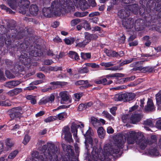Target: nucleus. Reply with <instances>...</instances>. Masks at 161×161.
I'll list each match as a JSON object with an SVG mask.
<instances>
[{"label":"nucleus","instance_id":"1","mask_svg":"<svg viewBox=\"0 0 161 161\" xmlns=\"http://www.w3.org/2000/svg\"><path fill=\"white\" fill-rule=\"evenodd\" d=\"M126 139L128 144H133L136 143L142 149H144L147 144L151 143L149 140L145 139L142 133L129 131L125 133L122 136H119L118 140L113 145L105 144L103 150L94 147L92 152V161H103L108 159L109 156L118 153L120 149L124 147Z\"/></svg>","mask_w":161,"mask_h":161},{"label":"nucleus","instance_id":"2","mask_svg":"<svg viewBox=\"0 0 161 161\" xmlns=\"http://www.w3.org/2000/svg\"><path fill=\"white\" fill-rule=\"evenodd\" d=\"M62 147L64 152V155L60 153V149L53 144H48V148L44 153L45 158L42 159V157L37 159V161H78L79 147L77 145H75L76 155L74 154L73 147L70 145L66 146L62 144Z\"/></svg>","mask_w":161,"mask_h":161},{"label":"nucleus","instance_id":"3","mask_svg":"<svg viewBox=\"0 0 161 161\" xmlns=\"http://www.w3.org/2000/svg\"><path fill=\"white\" fill-rule=\"evenodd\" d=\"M73 3L70 0H53L51 8L54 12V14L58 15L63 11L67 12L72 7Z\"/></svg>","mask_w":161,"mask_h":161},{"label":"nucleus","instance_id":"4","mask_svg":"<svg viewBox=\"0 0 161 161\" xmlns=\"http://www.w3.org/2000/svg\"><path fill=\"white\" fill-rule=\"evenodd\" d=\"M118 15L121 19H124L123 20L122 24L123 25L126 29H130L134 26V20L131 18L126 19L129 14L124 10H121L119 11Z\"/></svg>","mask_w":161,"mask_h":161},{"label":"nucleus","instance_id":"5","mask_svg":"<svg viewBox=\"0 0 161 161\" xmlns=\"http://www.w3.org/2000/svg\"><path fill=\"white\" fill-rule=\"evenodd\" d=\"M135 97V94L127 93L121 94H117L113 97V98L116 101H129L133 100Z\"/></svg>","mask_w":161,"mask_h":161},{"label":"nucleus","instance_id":"6","mask_svg":"<svg viewBox=\"0 0 161 161\" xmlns=\"http://www.w3.org/2000/svg\"><path fill=\"white\" fill-rule=\"evenodd\" d=\"M142 116L140 114H135L132 115L130 119L128 118V115L126 114L122 117V120L124 123H131L134 124L139 122L141 119Z\"/></svg>","mask_w":161,"mask_h":161},{"label":"nucleus","instance_id":"7","mask_svg":"<svg viewBox=\"0 0 161 161\" xmlns=\"http://www.w3.org/2000/svg\"><path fill=\"white\" fill-rule=\"evenodd\" d=\"M10 112L11 113L9 115L11 118L14 119L15 118L19 119L24 111L21 107H18L11 109Z\"/></svg>","mask_w":161,"mask_h":161},{"label":"nucleus","instance_id":"8","mask_svg":"<svg viewBox=\"0 0 161 161\" xmlns=\"http://www.w3.org/2000/svg\"><path fill=\"white\" fill-rule=\"evenodd\" d=\"M59 95L61 98L60 102L61 103H64L66 102H68L69 103H71L70 96L67 91L61 92L59 94Z\"/></svg>","mask_w":161,"mask_h":161},{"label":"nucleus","instance_id":"9","mask_svg":"<svg viewBox=\"0 0 161 161\" xmlns=\"http://www.w3.org/2000/svg\"><path fill=\"white\" fill-rule=\"evenodd\" d=\"M62 135H64V138L66 141L70 143L73 142L72 135L70 132V129L69 127L65 126L64 127L63 130Z\"/></svg>","mask_w":161,"mask_h":161},{"label":"nucleus","instance_id":"10","mask_svg":"<svg viewBox=\"0 0 161 161\" xmlns=\"http://www.w3.org/2000/svg\"><path fill=\"white\" fill-rule=\"evenodd\" d=\"M30 4V2L28 0H20L18 3V5L20 9H23L22 11L19 12L23 14L26 13V9H27L28 6Z\"/></svg>","mask_w":161,"mask_h":161},{"label":"nucleus","instance_id":"11","mask_svg":"<svg viewBox=\"0 0 161 161\" xmlns=\"http://www.w3.org/2000/svg\"><path fill=\"white\" fill-rule=\"evenodd\" d=\"M85 39L83 42H79L76 45V46L80 47H84L92 40L91 34L88 32L85 33Z\"/></svg>","mask_w":161,"mask_h":161},{"label":"nucleus","instance_id":"12","mask_svg":"<svg viewBox=\"0 0 161 161\" xmlns=\"http://www.w3.org/2000/svg\"><path fill=\"white\" fill-rule=\"evenodd\" d=\"M55 97L53 95L51 94L50 96L45 98H43L42 99L40 102L41 104H45L47 103H52L54 100Z\"/></svg>","mask_w":161,"mask_h":161},{"label":"nucleus","instance_id":"13","mask_svg":"<svg viewBox=\"0 0 161 161\" xmlns=\"http://www.w3.org/2000/svg\"><path fill=\"white\" fill-rule=\"evenodd\" d=\"M42 12L44 15L47 17H51L52 14H54V12L53 11V10L51 7L44 8L42 9Z\"/></svg>","mask_w":161,"mask_h":161},{"label":"nucleus","instance_id":"14","mask_svg":"<svg viewBox=\"0 0 161 161\" xmlns=\"http://www.w3.org/2000/svg\"><path fill=\"white\" fill-rule=\"evenodd\" d=\"M145 153L147 155L153 156H158L159 155V153L156 148H151L149 150H147Z\"/></svg>","mask_w":161,"mask_h":161},{"label":"nucleus","instance_id":"15","mask_svg":"<svg viewBox=\"0 0 161 161\" xmlns=\"http://www.w3.org/2000/svg\"><path fill=\"white\" fill-rule=\"evenodd\" d=\"M80 127V125H77L75 124H72L71 126V131L73 133L74 137L75 138L76 141H78L77 136V129Z\"/></svg>","mask_w":161,"mask_h":161},{"label":"nucleus","instance_id":"16","mask_svg":"<svg viewBox=\"0 0 161 161\" xmlns=\"http://www.w3.org/2000/svg\"><path fill=\"white\" fill-rule=\"evenodd\" d=\"M138 5L137 4H130L126 6V9L133 12L134 14H136L138 11Z\"/></svg>","mask_w":161,"mask_h":161},{"label":"nucleus","instance_id":"17","mask_svg":"<svg viewBox=\"0 0 161 161\" xmlns=\"http://www.w3.org/2000/svg\"><path fill=\"white\" fill-rule=\"evenodd\" d=\"M145 109L147 111H153L155 108L152 100L148 98L147 103V104L145 106Z\"/></svg>","mask_w":161,"mask_h":161},{"label":"nucleus","instance_id":"18","mask_svg":"<svg viewBox=\"0 0 161 161\" xmlns=\"http://www.w3.org/2000/svg\"><path fill=\"white\" fill-rule=\"evenodd\" d=\"M21 82L18 80L10 81L7 82L5 86L9 88H12L20 84Z\"/></svg>","mask_w":161,"mask_h":161},{"label":"nucleus","instance_id":"19","mask_svg":"<svg viewBox=\"0 0 161 161\" xmlns=\"http://www.w3.org/2000/svg\"><path fill=\"white\" fill-rule=\"evenodd\" d=\"M93 132L92 129L90 128H89V129L86 132L85 134H84V136L85 138V144L86 148L87 149V140H89V138L92 137L91 136L92 135Z\"/></svg>","mask_w":161,"mask_h":161},{"label":"nucleus","instance_id":"20","mask_svg":"<svg viewBox=\"0 0 161 161\" xmlns=\"http://www.w3.org/2000/svg\"><path fill=\"white\" fill-rule=\"evenodd\" d=\"M77 5L79 6L82 10L87 9L88 7V4L85 0H80Z\"/></svg>","mask_w":161,"mask_h":161},{"label":"nucleus","instance_id":"21","mask_svg":"<svg viewBox=\"0 0 161 161\" xmlns=\"http://www.w3.org/2000/svg\"><path fill=\"white\" fill-rule=\"evenodd\" d=\"M30 13L33 15H36L38 12V8L37 6L35 5H31L29 9Z\"/></svg>","mask_w":161,"mask_h":161},{"label":"nucleus","instance_id":"22","mask_svg":"<svg viewBox=\"0 0 161 161\" xmlns=\"http://www.w3.org/2000/svg\"><path fill=\"white\" fill-rule=\"evenodd\" d=\"M104 51L106 55L109 57H117L119 55L117 53L111 50H108L107 49H104Z\"/></svg>","mask_w":161,"mask_h":161},{"label":"nucleus","instance_id":"23","mask_svg":"<svg viewBox=\"0 0 161 161\" xmlns=\"http://www.w3.org/2000/svg\"><path fill=\"white\" fill-rule=\"evenodd\" d=\"M97 132L99 137L101 138H103L105 134V131L103 128L101 127H99L97 130Z\"/></svg>","mask_w":161,"mask_h":161},{"label":"nucleus","instance_id":"24","mask_svg":"<svg viewBox=\"0 0 161 161\" xmlns=\"http://www.w3.org/2000/svg\"><path fill=\"white\" fill-rule=\"evenodd\" d=\"M144 128L147 130H149L150 129L147 127L148 126L150 127L153 126L152 121L151 119H148L146 120L144 122Z\"/></svg>","mask_w":161,"mask_h":161},{"label":"nucleus","instance_id":"25","mask_svg":"<svg viewBox=\"0 0 161 161\" xmlns=\"http://www.w3.org/2000/svg\"><path fill=\"white\" fill-rule=\"evenodd\" d=\"M69 56L70 58L74 59L76 60H77L79 58V57L78 54L75 52L72 51L69 52Z\"/></svg>","mask_w":161,"mask_h":161},{"label":"nucleus","instance_id":"26","mask_svg":"<svg viewBox=\"0 0 161 161\" xmlns=\"http://www.w3.org/2000/svg\"><path fill=\"white\" fill-rule=\"evenodd\" d=\"M50 84L52 85L53 86V87H51L49 88H48L45 89H43L42 90V92H45L47 91H49L52 89H54L55 88L57 87V86L59 84V82L58 81L56 82H51Z\"/></svg>","mask_w":161,"mask_h":161},{"label":"nucleus","instance_id":"27","mask_svg":"<svg viewBox=\"0 0 161 161\" xmlns=\"http://www.w3.org/2000/svg\"><path fill=\"white\" fill-rule=\"evenodd\" d=\"M57 116V119L60 120H64L67 117V114L65 112H62L58 114Z\"/></svg>","mask_w":161,"mask_h":161},{"label":"nucleus","instance_id":"28","mask_svg":"<svg viewBox=\"0 0 161 161\" xmlns=\"http://www.w3.org/2000/svg\"><path fill=\"white\" fill-rule=\"evenodd\" d=\"M26 98L27 99L30 100V102L32 104H34L36 103L35 96L31 95H28L26 96Z\"/></svg>","mask_w":161,"mask_h":161},{"label":"nucleus","instance_id":"29","mask_svg":"<svg viewBox=\"0 0 161 161\" xmlns=\"http://www.w3.org/2000/svg\"><path fill=\"white\" fill-rule=\"evenodd\" d=\"M91 122L95 127H97L100 125V123L96 118L92 117L91 118Z\"/></svg>","mask_w":161,"mask_h":161},{"label":"nucleus","instance_id":"30","mask_svg":"<svg viewBox=\"0 0 161 161\" xmlns=\"http://www.w3.org/2000/svg\"><path fill=\"white\" fill-rule=\"evenodd\" d=\"M89 140H87V142H89L91 145L92 146L96 145L98 142V140L96 138H92V137L89 138Z\"/></svg>","mask_w":161,"mask_h":161},{"label":"nucleus","instance_id":"31","mask_svg":"<svg viewBox=\"0 0 161 161\" xmlns=\"http://www.w3.org/2000/svg\"><path fill=\"white\" fill-rule=\"evenodd\" d=\"M103 115L110 120H113V117L107 111H104L102 113Z\"/></svg>","mask_w":161,"mask_h":161},{"label":"nucleus","instance_id":"32","mask_svg":"<svg viewBox=\"0 0 161 161\" xmlns=\"http://www.w3.org/2000/svg\"><path fill=\"white\" fill-rule=\"evenodd\" d=\"M91 57V55L90 53H81V57L82 59L85 60L87 58H90Z\"/></svg>","mask_w":161,"mask_h":161},{"label":"nucleus","instance_id":"33","mask_svg":"<svg viewBox=\"0 0 161 161\" xmlns=\"http://www.w3.org/2000/svg\"><path fill=\"white\" fill-rule=\"evenodd\" d=\"M57 119V116H51L48 117L47 118L44 120V121L46 123L54 121Z\"/></svg>","mask_w":161,"mask_h":161},{"label":"nucleus","instance_id":"34","mask_svg":"<svg viewBox=\"0 0 161 161\" xmlns=\"http://www.w3.org/2000/svg\"><path fill=\"white\" fill-rule=\"evenodd\" d=\"M18 153V151L17 150H14L11 152L8 156V158L10 159L14 158Z\"/></svg>","mask_w":161,"mask_h":161},{"label":"nucleus","instance_id":"35","mask_svg":"<svg viewBox=\"0 0 161 161\" xmlns=\"http://www.w3.org/2000/svg\"><path fill=\"white\" fill-rule=\"evenodd\" d=\"M31 137L28 135H26L22 143L24 145H26L30 141Z\"/></svg>","mask_w":161,"mask_h":161},{"label":"nucleus","instance_id":"36","mask_svg":"<svg viewBox=\"0 0 161 161\" xmlns=\"http://www.w3.org/2000/svg\"><path fill=\"white\" fill-rule=\"evenodd\" d=\"M89 70L86 67L80 68L78 69V72L80 74L85 73L88 72Z\"/></svg>","mask_w":161,"mask_h":161},{"label":"nucleus","instance_id":"37","mask_svg":"<svg viewBox=\"0 0 161 161\" xmlns=\"http://www.w3.org/2000/svg\"><path fill=\"white\" fill-rule=\"evenodd\" d=\"M87 13H81L79 12H76L74 14V15L76 17H82L86 16Z\"/></svg>","mask_w":161,"mask_h":161},{"label":"nucleus","instance_id":"38","mask_svg":"<svg viewBox=\"0 0 161 161\" xmlns=\"http://www.w3.org/2000/svg\"><path fill=\"white\" fill-rule=\"evenodd\" d=\"M80 22L79 19H76L72 20L71 22V25L72 26H74Z\"/></svg>","mask_w":161,"mask_h":161},{"label":"nucleus","instance_id":"39","mask_svg":"<svg viewBox=\"0 0 161 161\" xmlns=\"http://www.w3.org/2000/svg\"><path fill=\"white\" fill-rule=\"evenodd\" d=\"M156 97L157 102L161 103V90L159 91L158 94L156 95Z\"/></svg>","mask_w":161,"mask_h":161},{"label":"nucleus","instance_id":"40","mask_svg":"<svg viewBox=\"0 0 161 161\" xmlns=\"http://www.w3.org/2000/svg\"><path fill=\"white\" fill-rule=\"evenodd\" d=\"M84 28L86 30H89L91 29V27L90 24L86 21H85L84 22Z\"/></svg>","mask_w":161,"mask_h":161},{"label":"nucleus","instance_id":"41","mask_svg":"<svg viewBox=\"0 0 161 161\" xmlns=\"http://www.w3.org/2000/svg\"><path fill=\"white\" fill-rule=\"evenodd\" d=\"M74 96L75 98V101H78L81 98L82 95V93H77L74 94Z\"/></svg>","mask_w":161,"mask_h":161},{"label":"nucleus","instance_id":"42","mask_svg":"<svg viewBox=\"0 0 161 161\" xmlns=\"http://www.w3.org/2000/svg\"><path fill=\"white\" fill-rule=\"evenodd\" d=\"M101 65L102 66L107 67L112 66L113 65V64L111 62L108 63L103 62L101 64Z\"/></svg>","mask_w":161,"mask_h":161},{"label":"nucleus","instance_id":"43","mask_svg":"<svg viewBox=\"0 0 161 161\" xmlns=\"http://www.w3.org/2000/svg\"><path fill=\"white\" fill-rule=\"evenodd\" d=\"M6 143L7 146L9 147H12L13 145L14 144L13 142L9 138H7L6 140Z\"/></svg>","mask_w":161,"mask_h":161},{"label":"nucleus","instance_id":"44","mask_svg":"<svg viewBox=\"0 0 161 161\" xmlns=\"http://www.w3.org/2000/svg\"><path fill=\"white\" fill-rule=\"evenodd\" d=\"M84 83H87V81L80 80L77 81L75 83V84L76 85H83L84 84Z\"/></svg>","mask_w":161,"mask_h":161},{"label":"nucleus","instance_id":"45","mask_svg":"<svg viewBox=\"0 0 161 161\" xmlns=\"http://www.w3.org/2000/svg\"><path fill=\"white\" fill-rule=\"evenodd\" d=\"M34 85H30V86L25 88L24 89V90H29L30 91L32 90H34L36 88V86H33Z\"/></svg>","mask_w":161,"mask_h":161},{"label":"nucleus","instance_id":"46","mask_svg":"<svg viewBox=\"0 0 161 161\" xmlns=\"http://www.w3.org/2000/svg\"><path fill=\"white\" fill-rule=\"evenodd\" d=\"M0 7L2 9L6 10L7 12H8L10 13H12L13 12V11L10 8L6 7L3 5H1Z\"/></svg>","mask_w":161,"mask_h":161},{"label":"nucleus","instance_id":"47","mask_svg":"<svg viewBox=\"0 0 161 161\" xmlns=\"http://www.w3.org/2000/svg\"><path fill=\"white\" fill-rule=\"evenodd\" d=\"M5 74L7 77L8 78L11 79L14 77V76L8 71H6Z\"/></svg>","mask_w":161,"mask_h":161},{"label":"nucleus","instance_id":"48","mask_svg":"<svg viewBox=\"0 0 161 161\" xmlns=\"http://www.w3.org/2000/svg\"><path fill=\"white\" fill-rule=\"evenodd\" d=\"M85 65L87 66L91 67L92 68H96L98 66L95 63H86L85 64Z\"/></svg>","mask_w":161,"mask_h":161},{"label":"nucleus","instance_id":"49","mask_svg":"<svg viewBox=\"0 0 161 161\" xmlns=\"http://www.w3.org/2000/svg\"><path fill=\"white\" fill-rule=\"evenodd\" d=\"M65 43L68 44H70L71 43H73L74 42V39H65L64 40Z\"/></svg>","mask_w":161,"mask_h":161},{"label":"nucleus","instance_id":"50","mask_svg":"<svg viewBox=\"0 0 161 161\" xmlns=\"http://www.w3.org/2000/svg\"><path fill=\"white\" fill-rule=\"evenodd\" d=\"M43 82L42 80H36L34 81H33L31 83H30V85H37Z\"/></svg>","mask_w":161,"mask_h":161},{"label":"nucleus","instance_id":"51","mask_svg":"<svg viewBox=\"0 0 161 161\" xmlns=\"http://www.w3.org/2000/svg\"><path fill=\"white\" fill-rule=\"evenodd\" d=\"M107 132L108 134H112L114 132V130L111 126H109L107 128Z\"/></svg>","mask_w":161,"mask_h":161},{"label":"nucleus","instance_id":"52","mask_svg":"<svg viewBox=\"0 0 161 161\" xmlns=\"http://www.w3.org/2000/svg\"><path fill=\"white\" fill-rule=\"evenodd\" d=\"M117 108L116 107H114L110 109V112L111 113L114 115H115V111L116 110Z\"/></svg>","mask_w":161,"mask_h":161},{"label":"nucleus","instance_id":"53","mask_svg":"<svg viewBox=\"0 0 161 161\" xmlns=\"http://www.w3.org/2000/svg\"><path fill=\"white\" fill-rule=\"evenodd\" d=\"M15 95L20 93L22 91V89L21 88H16L14 89Z\"/></svg>","mask_w":161,"mask_h":161},{"label":"nucleus","instance_id":"54","mask_svg":"<svg viewBox=\"0 0 161 161\" xmlns=\"http://www.w3.org/2000/svg\"><path fill=\"white\" fill-rule=\"evenodd\" d=\"M86 108V106H85V104H80L78 106V109L79 111H81L84 108Z\"/></svg>","mask_w":161,"mask_h":161},{"label":"nucleus","instance_id":"55","mask_svg":"<svg viewBox=\"0 0 161 161\" xmlns=\"http://www.w3.org/2000/svg\"><path fill=\"white\" fill-rule=\"evenodd\" d=\"M139 21V20H136V22L135 24V27L136 29V30L137 31H139L141 30H142V28H141L140 27H137L138 26V21Z\"/></svg>","mask_w":161,"mask_h":161},{"label":"nucleus","instance_id":"56","mask_svg":"<svg viewBox=\"0 0 161 161\" xmlns=\"http://www.w3.org/2000/svg\"><path fill=\"white\" fill-rule=\"evenodd\" d=\"M156 126L157 128L161 129V119L157 121Z\"/></svg>","mask_w":161,"mask_h":161},{"label":"nucleus","instance_id":"57","mask_svg":"<svg viewBox=\"0 0 161 161\" xmlns=\"http://www.w3.org/2000/svg\"><path fill=\"white\" fill-rule=\"evenodd\" d=\"M135 59L134 58H132L128 60H125L122 63L123 64H129L133 61Z\"/></svg>","mask_w":161,"mask_h":161},{"label":"nucleus","instance_id":"58","mask_svg":"<svg viewBox=\"0 0 161 161\" xmlns=\"http://www.w3.org/2000/svg\"><path fill=\"white\" fill-rule=\"evenodd\" d=\"M7 94L8 95L11 96L15 95L14 89L8 92Z\"/></svg>","mask_w":161,"mask_h":161},{"label":"nucleus","instance_id":"59","mask_svg":"<svg viewBox=\"0 0 161 161\" xmlns=\"http://www.w3.org/2000/svg\"><path fill=\"white\" fill-rule=\"evenodd\" d=\"M44 113L45 112L44 111H40L36 114V117H40L43 115Z\"/></svg>","mask_w":161,"mask_h":161},{"label":"nucleus","instance_id":"60","mask_svg":"<svg viewBox=\"0 0 161 161\" xmlns=\"http://www.w3.org/2000/svg\"><path fill=\"white\" fill-rule=\"evenodd\" d=\"M59 25V23L58 22H54L52 24V27L56 28Z\"/></svg>","mask_w":161,"mask_h":161},{"label":"nucleus","instance_id":"61","mask_svg":"<svg viewBox=\"0 0 161 161\" xmlns=\"http://www.w3.org/2000/svg\"><path fill=\"white\" fill-rule=\"evenodd\" d=\"M99 14V13L98 12H94L90 13L89 16V17H93L95 16L98 15Z\"/></svg>","mask_w":161,"mask_h":161},{"label":"nucleus","instance_id":"62","mask_svg":"<svg viewBox=\"0 0 161 161\" xmlns=\"http://www.w3.org/2000/svg\"><path fill=\"white\" fill-rule=\"evenodd\" d=\"M53 41L54 42L57 43L60 42H62L61 39L58 36L56 37L53 39Z\"/></svg>","mask_w":161,"mask_h":161},{"label":"nucleus","instance_id":"63","mask_svg":"<svg viewBox=\"0 0 161 161\" xmlns=\"http://www.w3.org/2000/svg\"><path fill=\"white\" fill-rule=\"evenodd\" d=\"M88 1L91 6L92 7H94L96 6V3L94 0H91L90 1Z\"/></svg>","mask_w":161,"mask_h":161},{"label":"nucleus","instance_id":"64","mask_svg":"<svg viewBox=\"0 0 161 161\" xmlns=\"http://www.w3.org/2000/svg\"><path fill=\"white\" fill-rule=\"evenodd\" d=\"M100 30V28L97 26L93 27L92 28V31H98Z\"/></svg>","mask_w":161,"mask_h":161}]
</instances>
